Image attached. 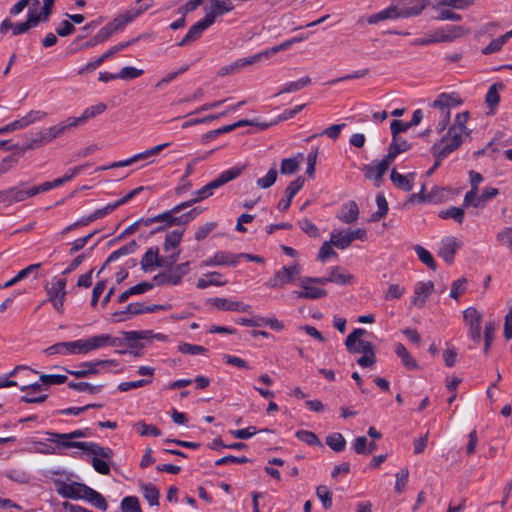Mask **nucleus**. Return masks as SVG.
<instances>
[{
  "label": "nucleus",
  "instance_id": "obj_58",
  "mask_svg": "<svg viewBox=\"0 0 512 512\" xmlns=\"http://www.w3.org/2000/svg\"><path fill=\"white\" fill-rule=\"evenodd\" d=\"M316 495L322 502L324 509H330L332 507V493L327 486H318L316 489Z\"/></svg>",
  "mask_w": 512,
  "mask_h": 512
},
{
  "label": "nucleus",
  "instance_id": "obj_6",
  "mask_svg": "<svg viewBox=\"0 0 512 512\" xmlns=\"http://www.w3.org/2000/svg\"><path fill=\"white\" fill-rule=\"evenodd\" d=\"M354 240L366 241L367 231L363 228L339 230L334 229L331 232V243L338 249L344 250L350 246Z\"/></svg>",
  "mask_w": 512,
  "mask_h": 512
},
{
  "label": "nucleus",
  "instance_id": "obj_44",
  "mask_svg": "<svg viewBox=\"0 0 512 512\" xmlns=\"http://www.w3.org/2000/svg\"><path fill=\"white\" fill-rule=\"evenodd\" d=\"M298 158L302 159L303 155L298 154L297 157L293 158H285L281 162L280 172L284 175H291L298 171L300 160Z\"/></svg>",
  "mask_w": 512,
  "mask_h": 512
},
{
  "label": "nucleus",
  "instance_id": "obj_57",
  "mask_svg": "<svg viewBox=\"0 0 512 512\" xmlns=\"http://www.w3.org/2000/svg\"><path fill=\"white\" fill-rule=\"evenodd\" d=\"M122 512H142L139 500L135 496L124 497L121 501Z\"/></svg>",
  "mask_w": 512,
  "mask_h": 512
},
{
  "label": "nucleus",
  "instance_id": "obj_49",
  "mask_svg": "<svg viewBox=\"0 0 512 512\" xmlns=\"http://www.w3.org/2000/svg\"><path fill=\"white\" fill-rule=\"evenodd\" d=\"M41 267L40 263L31 264L24 269L20 270L13 278L6 281V286H13L19 281L27 278L30 274L37 271Z\"/></svg>",
  "mask_w": 512,
  "mask_h": 512
},
{
  "label": "nucleus",
  "instance_id": "obj_17",
  "mask_svg": "<svg viewBox=\"0 0 512 512\" xmlns=\"http://www.w3.org/2000/svg\"><path fill=\"white\" fill-rule=\"evenodd\" d=\"M392 162L384 157L382 160L373 161L363 167L365 177L369 180H373L377 185L382 181L383 175L388 170Z\"/></svg>",
  "mask_w": 512,
  "mask_h": 512
},
{
  "label": "nucleus",
  "instance_id": "obj_35",
  "mask_svg": "<svg viewBox=\"0 0 512 512\" xmlns=\"http://www.w3.org/2000/svg\"><path fill=\"white\" fill-rule=\"evenodd\" d=\"M83 499L102 511H106L108 508V504L104 496L89 486H87L85 490Z\"/></svg>",
  "mask_w": 512,
  "mask_h": 512
},
{
  "label": "nucleus",
  "instance_id": "obj_53",
  "mask_svg": "<svg viewBox=\"0 0 512 512\" xmlns=\"http://www.w3.org/2000/svg\"><path fill=\"white\" fill-rule=\"evenodd\" d=\"M326 444L334 451L340 452L345 449L346 441L342 434L332 433L326 438Z\"/></svg>",
  "mask_w": 512,
  "mask_h": 512
},
{
  "label": "nucleus",
  "instance_id": "obj_27",
  "mask_svg": "<svg viewBox=\"0 0 512 512\" xmlns=\"http://www.w3.org/2000/svg\"><path fill=\"white\" fill-rule=\"evenodd\" d=\"M49 18H44V11L41 8V3L39 0H32L30 6L28 7L27 19L26 21L29 25L34 28L38 26L40 22H47Z\"/></svg>",
  "mask_w": 512,
  "mask_h": 512
},
{
  "label": "nucleus",
  "instance_id": "obj_8",
  "mask_svg": "<svg viewBox=\"0 0 512 512\" xmlns=\"http://www.w3.org/2000/svg\"><path fill=\"white\" fill-rule=\"evenodd\" d=\"M66 279L54 277L50 286L46 287L48 301L59 313L64 311V302L66 298Z\"/></svg>",
  "mask_w": 512,
  "mask_h": 512
},
{
  "label": "nucleus",
  "instance_id": "obj_28",
  "mask_svg": "<svg viewBox=\"0 0 512 512\" xmlns=\"http://www.w3.org/2000/svg\"><path fill=\"white\" fill-rule=\"evenodd\" d=\"M257 62H259V61H258V59H256V54L253 56H250V57L241 58L227 66L220 68L218 71V75L219 76H227L230 74H234V73L240 71L243 67H245L247 65L255 64Z\"/></svg>",
  "mask_w": 512,
  "mask_h": 512
},
{
  "label": "nucleus",
  "instance_id": "obj_47",
  "mask_svg": "<svg viewBox=\"0 0 512 512\" xmlns=\"http://www.w3.org/2000/svg\"><path fill=\"white\" fill-rule=\"evenodd\" d=\"M510 35V31L505 33L504 35L492 40L483 50V54L488 55L495 52H498L501 50V48L504 46V44L512 38Z\"/></svg>",
  "mask_w": 512,
  "mask_h": 512
},
{
  "label": "nucleus",
  "instance_id": "obj_48",
  "mask_svg": "<svg viewBox=\"0 0 512 512\" xmlns=\"http://www.w3.org/2000/svg\"><path fill=\"white\" fill-rule=\"evenodd\" d=\"M141 490L144 498L148 501L151 506L159 504V490L152 484H142Z\"/></svg>",
  "mask_w": 512,
  "mask_h": 512
},
{
  "label": "nucleus",
  "instance_id": "obj_29",
  "mask_svg": "<svg viewBox=\"0 0 512 512\" xmlns=\"http://www.w3.org/2000/svg\"><path fill=\"white\" fill-rule=\"evenodd\" d=\"M87 485L81 483L63 484L58 490L59 494L65 498L83 499Z\"/></svg>",
  "mask_w": 512,
  "mask_h": 512
},
{
  "label": "nucleus",
  "instance_id": "obj_39",
  "mask_svg": "<svg viewBox=\"0 0 512 512\" xmlns=\"http://www.w3.org/2000/svg\"><path fill=\"white\" fill-rule=\"evenodd\" d=\"M84 447V451L90 452L94 457L101 458L103 460L110 459L113 456V451L108 447H102L94 442H88V444H81Z\"/></svg>",
  "mask_w": 512,
  "mask_h": 512
},
{
  "label": "nucleus",
  "instance_id": "obj_60",
  "mask_svg": "<svg viewBox=\"0 0 512 512\" xmlns=\"http://www.w3.org/2000/svg\"><path fill=\"white\" fill-rule=\"evenodd\" d=\"M106 109V104L98 103L97 105L87 107L81 114V117L83 121L86 123L88 120L96 117L97 115L102 114Z\"/></svg>",
  "mask_w": 512,
  "mask_h": 512
},
{
  "label": "nucleus",
  "instance_id": "obj_25",
  "mask_svg": "<svg viewBox=\"0 0 512 512\" xmlns=\"http://www.w3.org/2000/svg\"><path fill=\"white\" fill-rule=\"evenodd\" d=\"M336 217L345 224L354 223L359 217V207L354 201H348L341 206Z\"/></svg>",
  "mask_w": 512,
  "mask_h": 512
},
{
  "label": "nucleus",
  "instance_id": "obj_4",
  "mask_svg": "<svg viewBox=\"0 0 512 512\" xmlns=\"http://www.w3.org/2000/svg\"><path fill=\"white\" fill-rule=\"evenodd\" d=\"M48 438L47 441L57 444L58 448H77L84 451V447L81 444H88V442H77L73 441V439L84 438L88 436V429L84 430H74L70 433H55V432H47Z\"/></svg>",
  "mask_w": 512,
  "mask_h": 512
},
{
  "label": "nucleus",
  "instance_id": "obj_11",
  "mask_svg": "<svg viewBox=\"0 0 512 512\" xmlns=\"http://www.w3.org/2000/svg\"><path fill=\"white\" fill-rule=\"evenodd\" d=\"M300 273L301 269L298 264L284 266L267 282V286L271 288H282L299 278Z\"/></svg>",
  "mask_w": 512,
  "mask_h": 512
},
{
  "label": "nucleus",
  "instance_id": "obj_61",
  "mask_svg": "<svg viewBox=\"0 0 512 512\" xmlns=\"http://www.w3.org/2000/svg\"><path fill=\"white\" fill-rule=\"evenodd\" d=\"M439 216L442 219L451 218L458 223H462L464 219V209L462 207H450L446 211H442Z\"/></svg>",
  "mask_w": 512,
  "mask_h": 512
},
{
  "label": "nucleus",
  "instance_id": "obj_9",
  "mask_svg": "<svg viewBox=\"0 0 512 512\" xmlns=\"http://www.w3.org/2000/svg\"><path fill=\"white\" fill-rule=\"evenodd\" d=\"M44 354L47 356L61 355H85L83 339L74 341L58 342L44 349Z\"/></svg>",
  "mask_w": 512,
  "mask_h": 512
},
{
  "label": "nucleus",
  "instance_id": "obj_52",
  "mask_svg": "<svg viewBox=\"0 0 512 512\" xmlns=\"http://www.w3.org/2000/svg\"><path fill=\"white\" fill-rule=\"evenodd\" d=\"M414 250L419 258V260L424 263L427 267L435 270L436 269V262L432 256V254L425 249L424 247L420 245H416L414 247Z\"/></svg>",
  "mask_w": 512,
  "mask_h": 512
},
{
  "label": "nucleus",
  "instance_id": "obj_12",
  "mask_svg": "<svg viewBox=\"0 0 512 512\" xmlns=\"http://www.w3.org/2000/svg\"><path fill=\"white\" fill-rule=\"evenodd\" d=\"M365 333L366 331L364 329L357 328L348 335L345 345L349 352L367 354L373 350L371 342L361 339Z\"/></svg>",
  "mask_w": 512,
  "mask_h": 512
},
{
  "label": "nucleus",
  "instance_id": "obj_55",
  "mask_svg": "<svg viewBox=\"0 0 512 512\" xmlns=\"http://www.w3.org/2000/svg\"><path fill=\"white\" fill-rule=\"evenodd\" d=\"M213 256H214V263H216L217 265L235 266L238 263L237 255L232 254V253L218 251Z\"/></svg>",
  "mask_w": 512,
  "mask_h": 512
},
{
  "label": "nucleus",
  "instance_id": "obj_37",
  "mask_svg": "<svg viewBox=\"0 0 512 512\" xmlns=\"http://www.w3.org/2000/svg\"><path fill=\"white\" fill-rule=\"evenodd\" d=\"M409 148L410 145L406 140L400 137H393L388 154L385 157L393 162L400 153L407 151Z\"/></svg>",
  "mask_w": 512,
  "mask_h": 512
},
{
  "label": "nucleus",
  "instance_id": "obj_22",
  "mask_svg": "<svg viewBox=\"0 0 512 512\" xmlns=\"http://www.w3.org/2000/svg\"><path fill=\"white\" fill-rule=\"evenodd\" d=\"M434 290V284L431 281L418 282L414 288V297L412 303L421 308L425 305L427 299Z\"/></svg>",
  "mask_w": 512,
  "mask_h": 512
},
{
  "label": "nucleus",
  "instance_id": "obj_34",
  "mask_svg": "<svg viewBox=\"0 0 512 512\" xmlns=\"http://www.w3.org/2000/svg\"><path fill=\"white\" fill-rule=\"evenodd\" d=\"M225 284H226V281L223 279V276L221 273L209 272L197 280L196 286L199 289H205L209 286H223Z\"/></svg>",
  "mask_w": 512,
  "mask_h": 512
},
{
  "label": "nucleus",
  "instance_id": "obj_59",
  "mask_svg": "<svg viewBox=\"0 0 512 512\" xmlns=\"http://www.w3.org/2000/svg\"><path fill=\"white\" fill-rule=\"evenodd\" d=\"M277 170L275 167L269 169L265 176L257 180V186L261 189H267L271 187L277 179Z\"/></svg>",
  "mask_w": 512,
  "mask_h": 512
},
{
  "label": "nucleus",
  "instance_id": "obj_18",
  "mask_svg": "<svg viewBox=\"0 0 512 512\" xmlns=\"http://www.w3.org/2000/svg\"><path fill=\"white\" fill-rule=\"evenodd\" d=\"M315 283L312 277L300 278L299 286L303 289L302 291L294 292L298 298L305 299H320L327 295L325 289L314 286Z\"/></svg>",
  "mask_w": 512,
  "mask_h": 512
},
{
  "label": "nucleus",
  "instance_id": "obj_2",
  "mask_svg": "<svg viewBox=\"0 0 512 512\" xmlns=\"http://www.w3.org/2000/svg\"><path fill=\"white\" fill-rule=\"evenodd\" d=\"M462 99L457 93H441L438 97L430 104L428 117L431 119H438L436 124V130L442 132L451 119V108H456L462 104Z\"/></svg>",
  "mask_w": 512,
  "mask_h": 512
},
{
  "label": "nucleus",
  "instance_id": "obj_15",
  "mask_svg": "<svg viewBox=\"0 0 512 512\" xmlns=\"http://www.w3.org/2000/svg\"><path fill=\"white\" fill-rule=\"evenodd\" d=\"M436 43L452 42L468 34L463 26L448 25L432 32Z\"/></svg>",
  "mask_w": 512,
  "mask_h": 512
},
{
  "label": "nucleus",
  "instance_id": "obj_3",
  "mask_svg": "<svg viewBox=\"0 0 512 512\" xmlns=\"http://www.w3.org/2000/svg\"><path fill=\"white\" fill-rule=\"evenodd\" d=\"M241 171H242V169L238 168V167H233V168L223 171L217 178H215L214 180H212L211 182H209L208 184L203 186L201 189L194 191L192 193L193 198L191 200H188V201H185V202H182V203L176 205L175 210L186 209V208L192 206L193 204L208 198L209 196H211L213 194V190H215V189L223 186L227 182L237 178L240 175Z\"/></svg>",
  "mask_w": 512,
  "mask_h": 512
},
{
  "label": "nucleus",
  "instance_id": "obj_40",
  "mask_svg": "<svg viewBox=\"0 0 512 512\" xmlns=\"http://www.w3.org/2000/svg\"><path fill=\"white\" fill-rule=\"evenodd\" d=\"M310 83H311V78L309 76H304V77L298 79L297 81L287 82L281 86L277 95L283 94V93H292V92L299 91V90L305 88L306 86H308Z\"/></svg>",
  "mask_w": 512,
  "mask_h": 512
},
{
  "label": "nucleus",
  "instance_id": "obj_1",
  "mask_svg": "<svg viewBox=\"0 0 512 512\" xmlns=\"http://www.w3.org/2000/svg\"><path fill=\"white\" fill-rule=\"evenodd\" d=\"M469 113L467 111L457 113L453 124L448 128L445 135L432 146V154L442 160L458 149L464 140L470 137V129L467 127Z\"/></svg>",
  "mask_w": 512,
  "mask_h": 512
},
{
  "label": "nucleus",
  "instance_id": "obj_43",
  "mask_svg": "<svg viewBox=\"0 0 512 512\" xmlns=\"http://www.w3.org/2000/svg\"><path fill=\"white\" fill-rule=\"evenodd\" d=\"M502 89L501 84H493L490 86L487 94H486V103L490 108V113H494L495 108L497 107L500 101L499 91Z\"/></svg>",
  "mask_w": 512,
  "mask_h": 512
},
{
  "label": "nucleus",
  "instance_id": "obj_56",
  "mask_svg": "<svg viewBox=\"0 0 512 512\" xmlns=\"http://www.w3.org/2000/svg\"><path fill=\"white\" fill-rule=\"evenodd\" d=\"M170 143H162L159 145H156L152 148H149L141 153L134 155V160L140 161V160H148L149 158L158 155L164 148L168 147Z\"/></svg>",
  "mask_w": 512,
  "mask_h": 512
},
{
  "label": "nucleus",
  "instance_id": "obj_45",
  "mask_svg": "<svg viewBox=\"0 0 512 512\" xmlns=\"http://www.w3.org/2000/svg\"><path fill=\"white\" fill-rule=\"evenodd\" d=\"M376 204H377L378 210L371 215V218H370L371 222L379 221L380 219L385 217L388 212V203H387V200H386L384 194L379 193L376 195Z\"/></svg>",
  "mask_w": 512,
  "mask_h": 512
},
{
  "label": "nucleus",
  "instance_id": "obj_23",
  "mask_svg": "<svg viewBox=\"0 0 512 512\" xmlns=\"http://www.w3.org/2000/svg\"><path fill=\"white\" fill-rule=\"evenodd\" d=\"M498 194L499 190L497 188L486 187L480 194L479 192L475 193L474 198H470L469 202L463 201V207H484L489 200L493 199Z\"/></svg>",
  "mask_w": 512,
  "mask_h": 512
},
{
  "label": "nucleus",
  "instance_id": "obj_21",
  "mask_svg": "<svg viewBox=\"0 0 512 512\" xmlns=\"http://www.w3.org/2000/svg\"><path fill=\"white\" fill-rule=\"evenodd\" d=\"M459 246L460 242L455 237H445L440 243L438 255L447 263H452Z\"/></svg>",
  "mask_w": 512,
  "mask_h": 512
},
{
  "label": "nucleus",
  "instance_id": "obj_30",
  "mask_svg": "<svg viewBox=\"0 0 512 512\" xmlns=\"http://www.w3.org/2000/svg\"><path fill=\"white\" fill-rule=\"evenodd\" d=\"M303 39H304L303 37H295V38L286 40V41L282 42L279 45L273 46L271 48L266 49L265 51L257 53L256 54V59H258L259 62L264 60V59H268V58H270L271 56L275 55L276 53H278L280 51H284V50L289 49L294 43L300 42Z\"/></svg>",
  "mask_w": 512,
  "mask_h": 512
},
{
  "label": "nucleus",
  "instance_id": "obj_24",
  "mask_svg": "<svg viewBox=\"0 0 512 512\" xmlns=\"http://www.w3.org/2000/svg\"><path fill=\"white\" fill-rule=\"evenodd\" d=\"M304 178L298 177L296 180L292 181L285 190L284 198L281 199L278 203V209L281 211H286L289 209L293 197L297 194V192L304 185Z\"/></svg>",
  "mask_w": 512,
  "mask_h": 512
},
{
  "label": "nucleus",
  "instance_id": "obj_31",
  "mask_svg": "<svg viewBox=\"0 0 512 512\" xmlns=\"http://www.w3.org/2000/svg\"><path fill=\"white\" fill-rule=\"evenodd\" d=\"M162 263V258H159V250L158 248H150L148 249L141 259V267L147 272L151 271L152 268L159 266L164 267Z\"/></svg>",
  "mask_w": 512,
  "mask_h": 512
},
{
  "label": "nucleus",
  "instance_id": "obj_54",
  "mask_svg": "<svg viewBox=\"0 0 512 512\" xmlns=\"http://www.w3.org/2000/svg\"><path fill=\"white\" fill-rule=\"evenodd\" d=\"M68 386L75 391L86 392L89 394H97L102 389V385H92L87 382H70Z\"/></svg>",
  "mask_w": 512,
  "mask_h": 512
},
{
  "label": "nucleus",
  "instance_id": "obj_38",
  "mask_svg": "<svg viewBox=\"0 0 512 512\" xmlns=\"http://www.w3.org/2000/svg\"><path fill=\"white\" fill-rule=\"evenodd\" d=\"M395 353L401 359L402 364L409 370L417 369L418 364L416 360L412 357V355L408 352L405 346L401 343H398L395 346Z\"/></svg>",
  "mask_w": 512,
  "mask_h": 512
},
{
  "label": "nucleus",
  "instance_id": "obj_62",
  "mask_svg": "<svg viewBox=\"0 0 512 512\" xmlns=\"http://www.w3.org/2000/svg\"><path fill=\"white\" fill-rule=\"evenodd\" d=\"M143 73H144V71L142 69H137L132 66H126V67H123L117 73V76H118V79L132 80V79L140 77L141 75H143Z\"/></svg>",
  "mask_w": 512,
  "mask_h": 512
},
{
  "label": "nucleus",
  "instance_id": "obj_36",
  "mask_svg": "<svg viewBox=\"0 0 512 512\" xmlns=\"http://www.w3.org/2000/svg\"><path fill=\"white\" fill-rule=\"evenodd\" d=\"M390 178L394 185L404 191H411L413 188L414 173L402 175L393 169Z\"/></svg>",
  "mask_w": 512,
  "mask_h": 512
},
{
  "label": "nucleus",
  "instance_id": "obj_32",
  "mask_svg": "<svg viewBox=\"0 0 512 512\" xmlns=\"http://www.w3.org/2000/svg\"><path fill=\"white\" fill-rule=\"evenodd\" d=\"M210 26V23L206 22L204 18L201 19L200 21H198L190 27L185 37L179 43V46H184L189 42L197 40L202 35V33Z\"/></svg>",
  "mask_w": 512,
  "mask_h": 512
},
{
  "label": "nucleus",
  "instance_id": "obj_64",
  "mask_svg": "<svg viewBox=\"0 0 512 512\" xmlns=\"http://www.w3.org/2000/svg\"><path fill=\"white\" fill-rule=\"evenodd\" d=\"M497 241L502 245L507 246L512 252V226L503 229L497 234Z\"/></svg>",
  "mask_w": 512,
  "mask_h": 512
},
{
  "label": "nucleus",
  "instance_id": "obj_10",
  "mask_svg": "<svg viewBox=\"0 0 512 512\" xmlns=\"http://www.w3.org/2000/svg\"><path fill=\"white\" fill-rule=\"evenodd\" d=\"M118 366V362L113 359L109 360H94L87 361L80 364L78 370H67V372L77 378L87 377L89 375H97L100 373V367L103 368H115Z\"/></svg>",
  "mask_w": 512,
  "mask_h": 512
},
{
  "label": "nucleus",
  "instance_id": "obj_33",
  "mask_svg": "<svg viewBox=\"0 0 512 512\" xmlns=\"http://www.w3.org/2000/svg\"><path fill=\"white\" fill-rule=\"evenodd\" d=\"M330 282L338 285H347L354 280V276L345 269L334 266L329 269Z\"/></svg>",
  "mask_w": 512,
  "mask_h": 512
},
{
  "label": "nucleus",
  "instance_id": "obj_42",
  "mask_svg": "<svg viewBox=\"0 0 512 512\" xmlns=\"http://www.w3.org/2000/svg\"><path fill=\"white\" fill-rule=\"evenodd\" d=\"M469 181L471 189L468 192H466L463 200L466 202H469L470 198H474L475 193L479 192V185L483 182V177L480 173L476 171H470Z\"/></svg>",
  "mask_w": 512,
  "mask_h": 512
},
{
  "label": "nucleus",
  "instance_id": "obj_26",
  "mask_svg": "<svg viewBox=\"0 0 512 512\" xmlns=\"http://www.w3.org/2000/svg\"><path fill=\"white\" fill-rule=\"evenodd\" d=\"M213 305L222 311L249 312L251 306L240 301H234L227 298H214Z\"/></svg>",
  "mask_w": 512,
  "mask_h": 512
},
{
  "label": "nucleus",
  "instance_id": "obj_41",
  "mask_svg": "<svg viewBox=\"0 0 512 512\" xmlns=\"http://www.w3.org/2000/svg\"><path fill=\"white\" fill-rule=\"evenodd\" d=\"M85 124L82 117H68L64 121L59 122L55 125L59 136L63 135L67 131L76 129L77 127Z\"/></svg>",
  "mask_w": 512,
  "mask_h": 512
},
{
  "label": "nucleus",
  "instance_id": "obj_16",
  "mask_svg": "<svg viewBox=\"0 0 512 512\" xmlns=\"http://www.w3.org/2000/svg\"><path fill=\"white\" fill-rule=\"evenodd\" d=\"M234 9L233 4L226 0H210L209 6L205 9L204 19L212 25L217 17L223 16Z\"/></svg>",
  "mask_w": 512,
  "mask_h": 512
},
{
  "label": "nucleus",
  "instance_id": "obj_63",
  "mask_svg": "<svg viewBox=\"0 0 512 512\" xmlns=\"http://www.w3.org/2000/svg\"><path fill=\"white\" fill-rule=\"evenodd\" d=\"M482 315L474 307H469L464 311V320L471 326L481 325Z\"/></svg>",
  "mask_w": 512,
  "mask_h": 512
},
{
  "label": "nucleus",
  "instance_id": "obj_51",
  "mask_svg": "<svg viewBox=\"0 0 512 512\" xmlns=\"http://www.w3.org/2000/svg\"><path fill=\"white\" fill-rule=\"evenodd\" d=\"M133 427L141 436L157 437L162 434L161 431L156 426L146 424L144 421H139L135 423Z\"/></svg>",
  "mask_w": 512,
  "mask_h": 512
},
{
  "label": "nucleus",
  "instance_id": "obj_19",
  "mask_svg": "<svg viewBox=\"0 0 512 512\" xmlns=\"http://www.w3.org/2000/svg\"><path fill=\"white\" fill-rule=\"evenodd\" d=\"M60 137L58 131L54 126L48 127L44 130L38 131L35 133L34 137L27 144L26 149L32 150L41 145L48 144L52 142L54 139Z\"/></svg>",
  "mask_w": 512,
  "mask_h": 512
},
{
  "label": "nucleus",
  "instance_id": "obj_13",
  "mask_svg": "<svg viewBox=\"0 0 512 512\" xmlns=\"http://www.w3.org/2000/svg\"><path fill=\"white\" fill-rule=\"evenodd\" d=\"M85 354L92 351L102 349L108 346L116 347L121 344L119 338L110 336L109 334H98L83 339Z\"/></svg>",
  "mask_w": 512,
  "mask_h": 512
},
{
  "label": "nucleus",
  "instance_id": "obj_5",
  "mask_svg": "<svg viewBox=\"0 0 512 512\" xmlns=\"http://www.w3.org/2000/svg\"><path fill=\"white\" fill-rule=\"evenodd\" d=\"M184 230H173L166 234L163 250L166 256L162 258L163 266H172L180 255L179 245L182 241Z\"/></svg>",
  "mask_w": 512,
  "mask_h": 512
},
{
  "label": "nucleus",
  "instance_id": "obj_7",
  "mask_svg": "<svg viewBox=\"0 0 512 512\" xmlns=\"http://www.w3.org/2000/svg\"><path fill=\"white\" fill-rule=\"evenodd\" d=\"M189 271V262L181 263L173 269L165 270L153 277L154 286H176Z\"/></svg>",
  "mask_w": 512,
  "mask_h": 512
},
{
  "label": "nucleus",
  "instance_id": "obj_50",
  "mask_svg": "<svg viewBox=\"0 0 512 512\" xmlns=\"http://www.w3.org/2000/svg\"><path fill=\"white\" fill-rule=\"evenodd\" d=\"M176 209V206H174L171 210L166 211L164 213L158 214L155 216V220L158 222H165L166 225L172 226V225H180V222L178 220V216H175V214L179 213L183 209Z\"/></svg>",
  "mask_w": 512,
  "mask_h": 512
},
{
  "label": "nucleus",
  "instance_id": "obj_20",
  "mask_svg": "<svg viewBox=\"0 0 512 512\" xmlns=\"http://www.w3.org/2000/svg\"><path fill=\"white\" fill-rule=\"evenodd\" d=\"M35 196L33 188L13 187L0 192V201L21 202Z\"/></svg>",
  "mask_w": 512,
  "mask_h": 512
},
{
  "label": "nucleus",
  "instance_id": "obj_14",
  "mask_svg": "<svg viewBox=\"0 0 512 512\" xmlns=\"http://www.w3.org/2000/svg\"><path fill=\"white\" fill-rule=\"evenodd\" d=\"M400 18L418 16L427 7L426 0H393Z\"/></svg>",
  "mask_w": 512,
  "mask_h": 512
},
{
  "label": "nucleus",
  "instance_id": "obj_46",
  "mask_svg": "<svg viewBox=\"0 0 512 512\" xmlns=\"http://www.w3.org/2000/svg\"><path fill=\"white\" fill-rule=\"evenodd\" d=\"M132 20H133L132 16H130V15H122L120 17L115 18L112 22L108 23L104 27L109 32L110 36H112L117 31L122 30Z\"/></svg>",
  "mask_w": 512,
  "mask_h": 512
}]
</instances>
